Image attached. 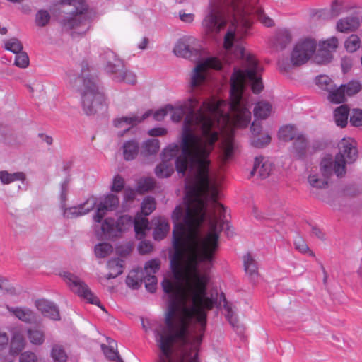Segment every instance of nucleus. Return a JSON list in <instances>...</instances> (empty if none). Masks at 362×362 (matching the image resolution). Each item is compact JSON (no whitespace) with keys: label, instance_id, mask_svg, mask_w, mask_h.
I'll return each mask as SVG.
<instances>
[{"label":"nucleus","instance_id":"cd10ccee","mask_svg":"<svg viewBox=\"0 0 362 362\" xmlns=\"http://www.w3.org/2000/svg\"><path fill=\"white\" fill-rule=\"evenodd\" d=\"M103 233L105 238L112 239L119 236L118 228L113 218H106L101 226Z\"/></svg>","mask_w":362,"mask_h":362},{"label":"nucleus","instance_id":"1a4fd4ad","mask_svg":"<svg viewBox=\"0 0 362 362\" xmlns=\"http://www.w3.org/2000/svg\"><path fill=\"white\" fill-rule=\"evenodd\" d=\"M196 42V39L192 37H183L175 44L173 53L179 57L197 60L200 57V50L194 47Z\"/></svg>","mask_w":362,"mask_h":362},{"label":"nucleus","instance_id":"a19ab883","mask_svg":"<svg viewBox=\"0 0 362 362\" xmlns=\"http://www.w3.org/2000/svg\"><path fill=\"white\" fill-rule=\"evenodd\" d=\"M4 47L6 50L10 51L13 54H18L23 50L22 43L16 37H11L4 40Z\"/></svg>","mask_w":362,"mask_h":362},{"label":"nucleus","instance_id":"e433bc0d","mask_svg":"<svg viewBox=\"0 0 362 362\" xmlns=\"http://www.w3.org/2000/svg\"><path fill=\"white\" fill-rule=\"evenodd\" d=\"M243 264L245 272L250 275L252 279H255L257 276V267L250 254H247L243 257Z\"/></svg>","mask_w":362,"mask_h":362},{"label":"nucleus","instance_id":"c85d7f7f","mask_svg":"<svg viewBox=\"0 0 362 362\" xmlns=\"http://www.w3.org/2000/svg\"><path fill=\"white\" fill-rule=\"evenodd\" d=\"M139 152V144L135 140H130L123 144V156L126 160L136 158Z\"/></svg>","mask_w":362,"mask_h":362},{"label":"nucleus","instance_id":"37998d69","mask_svg":"<svg viewBox=\"0 0 362 362\" xmlns=\"http://www.w3.org/2000/svg\"><path fill=\"white\" fill-rule=\"evenodd\" d=\"M156 203L155 199L151 197H147L144 199L141 205V211L144 216H148L156 209Z\"/></svg>","mask_w":362,"mask_h":362},{"label":"nucleus","instance_id":"6ab92c4d","mask_svg":"<svg viewBox=\"0 0 362 362\" xmlns=\"http://www.w3.org/2000/svg\"><path fill=\"white\" fill-rule=\"evenodd\" d=\"M292 153L296 158L300 160L305 159L308 155L313 153L308 145V139L303 134H299L296 136L293 143Z\"/></svg>","mask_w":362,"mask_h":362},{"label":"nucleus","instance_id":"8fccbe9b","mask_svg":"<svg viewBox=\"0 0 362 362\" xmlns=\"http://www.w3.org/2000/svg\"><path fill=\"white\" fill-rule=\"evenodd\" d=\"M112 252V247L108 243H100L95 247V254L96 257L104 258L108 256Z\"/></svg>","mask_w":362,"mask_h":362},{"label":"nucleus","instance_id":"c9c22d12","mask_svg":"<svg viewBox=\"0 0 362 362\" xmlns=\"http://www.w3.org/2000/svg\"><path fill=\"white\" fill-rule=\"evenodd\" d=\"M349 108L346 105L338 107L334 110V120L337 126L344 127L347 124Z\"/></svg>","mask_w":362,"mask_h":362},{"label":"nucleus","instance_id":"423d86ee","mask_svg":"<svg viewBox=\"0 0 362 362\" xmlns=\"http://www.w3.org/2000/svg\"><path fill=\"white\" fill-rule=\"evenodd\" d=\"M317 42L311 38H305L298 41L291 54V62L293 66L306 63L316 50Z\"/></svg>","mask_w":362,"mask_h":362},{"label":"nucleus","instance_id":"9b49d317","mask_svg":"<svg viewBox=\"0 0 362 362\" xmlns=\"http://www.w3.org/2000/svg\"><path fill=\"white\" fill-rule=\"evenodd\" d=\"M108 107L107 97L100 83L92 81V114L103 115Z\"/></svg>","mask_w":362,"mask_h":362},{"label":"nucleus","instance_id":"5fc2aeb1","mask_svg":"<svg viewBox=\"0 0 362 362\" xmlns=\"http://www.w3.org/2000/svg\"><path fill=\"white\" fill-rule=\"evenodd\" d=\"M341 86L348 96H351L358 93L361 88L360 83L356 81H351L347 84L341 85Z\"/></svg>","mask_w":362,"mask_h":362},{"label":"nucleus","instance_id":"2eb2a0df","mask_svg":"<svg viewBox=\"0 0 362 362\" xmlns=\"http://www.w3.org/2000/svg\"><path fill=\"white\" fill-rule=\"evenodd\" d=\"M151 114V112L148 111L145 112L141 117L133 115L131 116L122 117L114 119L113 124L115 127L124 129L122 132H118V136L120 137L123 136L124 133L129 132L132 127L136 126L148 117Z\"/></svg>","mask_w":362,"mask_h":362},{"label":"nucleus","instance_id":"c03bdc74","mask_svg":"<svg viewBox=\"0 0 362 362\" xmlns=\"http://www.w3.org/2000/svg\"><path fill=\"white\" fill-rule=\"evenodd\" d=\"M325 178H320L317 175H310L308 177V180L309 184L313 187L318 189H323L327 187V179L329 177H325Z\"/></svg>","mask_w":362,"mask_h":362},{"label":"nucleus","instance_id":"6e6552de","mask_svg":"<svg viewBox=\"0 0 362 362\" xmlns=\"http://www.w3.org/2000/svg\"><path fill=\"white\" fill-rule=\"evenodd\" d=\"M222 67V62L216 58H207L203 62H198L191 78V88L194 89L205 82L206 71L208 69L221 70Z\"/></svg>","mask_w":362,"mask_h":362},{"label":"nucleus","instance_id":"603ef678","mask_svg":"<svg viewBox=\"0 0 362 362\" xmlns=\"http://www.w3.org/2000/svg\"><path fill=\"white\" fill-rule=\"evenodd\" d=\"M160 262L158 259H154L146 262L144 265V274H153L160 269Z\"/></svg>","mask_w":362,"mask_h":362},{"label":"nucleus","instance_id":"412c9836","mask_svg":"<svg viewBox=\"0 0 362 362\" xmlns=\"http://www.w3.org/2000/svg\"><path fill=\"white\" fill-rule=\"evenodd\" d=\"M273 165L271 162L262 156L256 157L254 162L253 168L250 173L251 176L257 175L261 179H265L269 177Z\"/></svg>","mask_w":362,"mask_h":362},{"label":"nucleus","instance_id":"bf43d9fd","mask_svg":"<svg viewBox=\"0 0 362 362\" xmlns=\"http://www.w3.org/2000/svg\"><path fill=\"white\" fill-rule=\"evenodd\" d=\"M221 298H222L224 301L223 307L224 309L227 311V313L226 314V317L229 321L230 324L234 327L237 322V320L234 315V313L232 311L231 308L228 305L223 293H221Z\"/></svg>","mask_w":362,"mask_h":362},{"label":"nucleus","instance_id":"0eeeda50","mask_svg":"<svg viewBox=\"0 0 362 362\" xmlns=\"http://www.w3.org/2000/svg\"><path fill=\"white\" fill-rule=\"evenodd\" d=\"M148 224V221L145 217L138 216L133 219L129 215L122 216L116 221L119 235L134 226L136 237L139 240L144 238L146 230L149 229Z\"/></svg>","mask_w":362,"mask_h":362},{"label":"nucleus","instance_id":"052dcab7","mask_svg":"<svg viewBox=\"0 0 362 362\" xmlns=\"http://www.w3.org/2000/svg\"><path fill=\"white\" fill-rule=\"evenodd\" d=\"M110 346H107L104 344H101V349L105 355V356L111 360L115 361L116 358H117L119 355L117 351H115L114 349L113 346L111 344L110 342H109Z\"/></svg>","mask_w":362,"mask_h":362},{"label":"nucleus","instance_id":"3c124183","mask_svg":"<svg viewBox=\"0 0 362 362\" xmlns=\"http://www.w3.org/2000/svg\"><path fill=\"white\" fill-rule=\"evenodd\" d=\"M271 141V136L269 134L252 136L251 144L256 148H263Z\"/></svg>","mask_w":362,"mask_h":362},{"label":"nucleus","instance_id":"a211bd4d","mask_svg":"<svg viewBox=\"0 0 362 362\" xmlns=\"http://www.w3.org/2000/svg\"><path fill=\"white\" fill-rule=\"evenodd\" d=\"M118 205V197L112 194H107L98 204L96 214L93 217L95 221L100 223L107 211L116 209Z\"/></svg>","mask_w":362,"mask_h":362},{"label":"nucleus","instance_id":"13d9d810","mask_svg":"<svg viewBox=\"0 0 362 362\" xmlns=\"http://www.w3.org/2000/svg\"><path fill=\"white\" fill-rule=\"evenodd\" d=\"M295 247L302 253L309 252L310 256L314 257L315 254L310 250L307 243L301 237H297L294 241Z\"/></svg>","mask_w":362,"mask_h":362},{"label":"nucleus","instance_id":"39448f33","mask_svg":"<svg viewBox=\"0 0 362 362\" xmlns=\"http://www.w3.org/2000/svg\"><path fill=\"white\" fill-rule=\"evenodd\" d=\"M75 88L80 97L83 112L90 114V68L88 62L81 63V72L75 80Z\"/></svg>","mask_w":362,"mask_h":362},{"label":"nucleus","instance_id":"20e7f679","mask_svg":"<svg viewBox=\"0 0 362 362\" xmlns=\"http://www.w3.org/2000/svg\"><path fill=\"white\" fill-rule=\"evenodd\" d=\"M339 153L333 160L331 156L324 158L320 163V170L325 177H330L333 173L337 177L346 174V163H353L358 158L356 141L351 139H343L338 144Z\"/></svg>","mask_w":362,"mask_h":362},{"label":"nucleus","instance_id":"dca6fc26","mask_svg":"<svg viewBox=\"0 0 362 362\" xmlns=\"http://www.w3.org/2000/svg\"><path fill=\"white\" fill-rule=\"evenodd\" d=\"M235 39V28L230 27L224 37L223 47L227 55H233L235 58H244V48L238 45L234 44Z\"/></svg>","mask_w":362,"mask_h":362},{"label":"nucleus","instance_id":"ea45409f","mask_svg":"<svg viewBox=\"0 0 362 362\" xmlns=\"http://www.w3.org/2000/svg\"><path fill=\"white\" fill-rule=\"evenodd\" d=\"M346 93L341 85L337 88L336 86L329 92L328 99L334 103H341L346 100Z\"/></svg>","mask_w":362,"mask_h":362},{"label":"nucleus","instance_id":"f257e3e1","mask_svg":"<svg viewBox=\"0 0 362 362\" xmlns=\"http://www.w3.org/2000/svg\"><path fill=\"white\" fill-rule=\"evenodd\" d=\"M181 154L180 144H170L163 149L162 162L155 168L159 178L170 177L177 168ZM211 160L203 175L187 170L185 196L182 204L172 214L173 254L170 266L173 284L209 281V272L218 247V224L224 217L225 209L218 201V189L209 176Z\"/></svg>","mask_w":362,"mask_h":362},{"label":"nucleus","instance_id":"bb28decb","mask_svg":"<svg viewBox=\"0 0 362 362\" xmlns=\"http://www.w3.org/2000/svg\"><path fill=\"white\" fill-rule=\"evenodd\" d=\"M291 40L292 36L288 30H279L276 34L274 46L277 49L283 50L291 42Z\"/></svg>","mask_w":362,"mask_h":362},{"label":"nucleus","instance_id":"72a5a7b5","mask_svg":"<svg viewBox=\"0 0 362 362\" xmlns=\"http://www.w3.org/2000/svg\"><path fill=\"white\" fill-rule=\"evenodd\" d=\"M25 175L22 172H16L10 173L6 170L0 171V181L3 185H8L16 181L23 182Z\"/></svg>","mask_w":362,"mask_h":362},{"label":"nucleus","instance_id":"e2e57ef3","mask_svg":"<svg viewBox=\"0 0 362 362\" xmlns=\"http://www.w3.org/2000/svg\"><path fill=\"white\" fill-rule=\"evenodd\" d=\"M124 185V179L119 175L115 176L112 185V191L119 192L122 191Z\"/></svg>","mask_w":362,"mask_h":362},{"label":"nucleus","instance_id":"6e6d98bb","mask_svg":"<svg viewBox=\"0 0 362 362\" xmlns=\"http://www.w3.org/2000/svg\"><path fill=\"white\" fill-rule=\"evenodd\" d=\"M143 282L145 284L146 288L151 293H153L156 289L157 279L153 274H144Z\"/></svg>","mask_w":362,"mask_h":362},{"label":"nucleus","instance_id":"473e14b6","mask_svg":"<svg viewBox=\"0 0 362 362\" xmlns=\"http://www.w3.org/2000/svg\"><path fill=\"white\" fill-rule=\"evenodd\" d=\"M272 110V105L266 101L258 102L254 107V115L257 119H264L267 118Z\"/></svg>","mask_w":362,"mask_h":362},{"label":"nucleus","instance_id":"09e8293b","mask_svg":"<svg viewBox=\"0 0 362 362\" xmlns=\"http://www.w3.org/2000/svg\"><path fill=\"white\" fill-rule=\"evenodd\" d=\"M51 356L54 362H66L67 359V356L64 349L59 345L53 346Z\"/></svg>","mask_w":362,"mask_h":362},{"label":"nucleus","instance_id":"f8f14e48","mask_svg":"<svg viewBox=\"0 0 362 362\" xmlns=\"http://www.w3.org/2000/svg\"><path fill=\"white\" fill-rule=\"evenodd\" d=\"M100 59L105 71L112 78L124 68V62L110 49L104 50Z\"/></svg>","mask_w":362,"mask_h":362},{"label":"nucleus","instance_id":"a878e982","mask_svg":"<svg viewBox=\"0 0 362 362\" xmlns=\"http://www.w3.org/2000/svg\"><path fill=\"white\" fill-rule=\"evenodd\" d=\"M154 225L153 238L156 240H163L170 230L168 221L165 218L159 217L154 220Z\"/></svg>","mask_w":362,"mask_h":362},{"label":"nucleus","instance_id":"f03ea898","mask_svg":"<svg viewBox=\"0 0 362 362\" xmlns=\"http://www.w3.org/2000/svg\"><path fill=\"white\" fill-rule=\"evenodd\" d=\"M245 64V70L234 68L230 78V103L212 98L204 101L196 110L199 100L193 96L182 106L174 107L168 105V114L173 122H180L186 115L180 136L181 154L176 162L179 172H184L189 166L194 173L203 175L209 163V156L223 132L226 135L220 143L223 162H227L232 156L233 128L246 127L251 120L249 103L243 96L245 84L251 83L256 94L264 88L260 76L262 68L257 61L248 54Z\"/></svg>","mask_w":362,"mask_h":362},{"label":"nucleus","instance_id":"7ed1b4c3","mask_svg":"<svg viewBox=\"0 0 362 362\" xmlns=\"http://www.w3.org/2000/svg\"><path fill=\"white\" fill-rule=\"evenodd\" d=\"M208 283L173 284L167 278L162 281L168 295V310L164 323H156L153 327L161 362H173L174 346L182 354L181 362H185L201 344L206 325L204 310H211L217 300L213 294L208 296Z\"/></svg>","mask_w":362,"mask_h":362},{"label":"nucleus","instance_id":"b1692460","mask_svg":"<svg viewBox=\"0 0 362 362\" xmlns=\"http://www.w3.org/2000/svg\"><path fill=\"white\" fill-rule=\"evenodd\" d=\"M62 211V216L65 218H76L79 216L87 214L90 211V205L88 204V202L78 204L77 206H74L71 207H66L61 209Z\"/></svg>","mask_w":362,"mask_h":362},{"label":"nucleus","instance_id":"2f4dec72","mask_svg":"<svg viewBox=\"0 0 362 362\" xmlns=\"http://www.w3.org/2000/svg\"><path fill=\"white\" fill-rule=\"evenodd\" d=\"M123 260L119 258L112 259L107 262V267L110 270L107 279H115L123 272Z\"/></svg>","mask_w":362,"mask_h":362},{"label":"nucleus","instance_id":"0e129e2a","mask_svg":"<svg viewBox=\"0 0 362 362\" xmlns=\"http://www.w3.org/2000/svg\"><path fill=\"white\" fill-rule=\"evenodd\" d=\"M19 362H37V358L35 353L25 351L21 354Z\"/></svg>","mask_w":362,"mask_h":362},{"label":"nucleus","instance_id":"338daca9","mask_svg":"<svg viewBox=\"0 0 362 362\" xmlns=\"http://www.w3.org/2000/svg\"><path fill=\"white\" fill-rule=\"evenodd\" d=\"M1 291H4V293L10 296H17L19 293L18 291L14 286L8 284V281L7 279L3 289Z\"/></svg>","mask_w":362,"mask_h":362},{"label":"nucleus","instance_id":"393cba45","mask_svg":"<svg viewBox=\"0 0 362 362\" xmlns=\"http://www.w3.org/2000/svg\"><path fill=\"white\" fill-rule=\"evenodd\" d=\"M360 25L357 17L349 16L340 19L337 23V29L341 33H349L356 30Z\"/></svg>","mask_w":362,"mask_h":362},{"label":"nucleus","instance_id":"58836bf2","mask_svg":"<svg viewBox=\"0 0 362 362\" xmlns=\"http://www.w3.org/2000/svg\"><path fill=\"white\" fill-rule=\"evenodd\" d=\"M297 136L296 128L291 125L282 127L279 131V138L284 141H289L296 139Z\"/></svg>","mask_w":362,"mask_h":362},{"label":"nucleus","instance_id":"ddd939ff","mask_svg":"<svg viewBox=\"0 0 362 362\" xmlns=\"http://www.w3.org/2000/svg\"><path fill=\"white\" fill-rule=\"evenodd\" d=\"M338 46V40L332 37L319 44V49L314 57V61L318 64H325L332 59V52Z\"/></svg>","mask_w":362,"mask_h":362},{"label":"nucleus","instance_id":"4c0bfd02","mask_svg":"<svg viewBox=\"0 0 362 362\" xmlns=\"http://www.w3.org/2000/svg\"><path fill=\"white\" fill-rule=\"evenodd\" d=\"M27 336L30 342L33 345H41L45 341L44 332L37 328L28 329Z\"/></svg>","mask_w":362,"mask_h":362},{"label":"nucleus","instance_id":"680f3d73","mask_svg":"<svg viewBox=\"0 0 362 362\" xmlns=\"http://www.w3.org/2000/svg\"><path fill=\"white\" fill-rule=\"evenodd\" d=\"M350 123L352 126L360 127L362 126V110H354L351 117Z\"/></svg>","mask_w":362,"mask_h":362},{"label":"nucleus","instance_id":"4d7b16f0","mask_svg":"<svg viewBox=\"0 0 362 362\" xmlns=\"http://www.w3.org/2000/svg\"><path fill=\"white\" fill-rule=\"evenodd\" d=\"M14 64L20 68H26L29 64V58L24 52H20L16 54Z\"/></svg>","mask_w":362,"mask_h":362},{"label":"nucleus","instance_id":"49530a36","mask_svg":"<svg viewBox=\"0 0 362 362\" xmlns=\"http://www.w3.org/2000/svg\"><path fill=\"white\" fill-rule=\"evenodd\" d=\"M316 83L320 88L327 92H329L335 87L332 80L327 76H318L316 78Z\"/></svg>","mask_w":362,"mask_h":362},{"label":"nucleus","instance_id":"5701e85b","mask_svg":"<svg viewBox=\"0 0 362 362\" xmlns=\"http://www.w3.org/2000/svg\"><path fill=\"white\" fill-rule=\"evenodd\" d=\"M6 308L11 313L22 322L29 324L36 322L35 313L28 308L6 305Z\"/></svg>","mask_w":362,"mask_h":362},{"label":"nucleus","instance_id":"c756f323","mask_svg":"<svg viewBox=\"0 0 362 362\" xmlns=\"http://www.w3.org/2000/svg\"><path fill=\"white\" fill-rule=\"evenodd\" d=\"M112 80L117 83L124 82L134 85L136 83L137 77L133 71L127 69L124 66V68L117 75L112 76Z\"/></svg>","mask_w":362,"mask_h":362},{"label":"nucleus","instance_id":"de8ad7c7","mask_svg":"<svg viewBox=\"0 0 362 362\" xmlns=\"http://www.w3.org/2000/svg\"><path fill=\"white\" fill-rule=\"evenodd\" d=\"M50 18V14L47 11L39 10L35 15V23L39 27H45L49 23Z\"/></svg>","mask_w":362,"mask_h":362},{"label":"nucleus","instance_id":"864d4df0","mask_svg":"<svg viewBox=\"0 0 362 362\" xmlns=\"http://www.w3.org/2000/svg\"><path fill=\"white\" fill-rule=\"evenodd\" d=\"M360 39L356 35H350L345 42V47L347 51L354 52L360 47Z\"/></svg>","mask_w":362,"mask_h":362},{"label":"nucleus","instance_id":"7c9ffc66","mask_svg":"<svg viewBox=\"0 0 362 362\" xmlns=\"http://www.w3.org/2000/svg\"><path fill=\"white\" fill-rule=\"evenodd\" d=\"M160 148V141L157 139H151L144 142L140 151L141 156L146 158L156 154Z\"/></svg>","mask_w":362,"mask_h":362},{"label":"nucleus","instance_id":"f3484780","mask_svg":"<svg viewBox=\"0 0 362 362\" xmlns=\"http://www.w3.org/2000/svg\"><path fill=\"white\" fill-rule=\"evenodd\" d=\"M78 6L74 4L76 8L75 11L71 13L72 16L70 19H67L65 25L70 28H75L78 26L85 25L87 21L86 11H88V6L85 4L83 0H78Z\"/></svg>","mask_w":362,"mask_h":362},{"label":"nucleus","instance_id":"aec40b11","mask_svg":"<svg viewBox=\"0 0 362 362\" xmlns=\"http://www.w3.org/2000/svg\"><path fill=\"white\" fill-rule=\"evenodd\" d=\"M35 305L45 317L53 320L60 319L59 309L54 303L45 299H39L35 302Z\"/></svg>","mask_w":362,"mask_h":362},{"label":"nucleus","instance_id":"79ce46f5","mask_svg":"<svg viewBox=\"0 0 362 362\" xmlns=\"http://www.w3.org/2000/svg\"><path fill=\"white\" fill-rule=\"evenodd\" d=\"M156 182L153 178H141L137 183L136 190L139 193H144L154 188Z\"/></svg>","mask_w":362,"mask_h":362},{"label":"nucleus","instance_id":"774afa93","mask_svg":"<svg viewBox=\"0 0 362 362\" xmlns=\"http://www.w3.org/2000/svg\"><path fill=\"white\" fill-rule=\"evenodd\" d=\"M168 114V105L164 108L160 109L154 112L153 118L156 121H161Z\"/></svg>","mask_w":362,"mask_h":362},{"label":"nucleus","instance_id":"a18cd8bd","mask_svg":"<svg viewBox=\"0 0 362 362\" xmlns=\"http://www.w3.org/2000/svg\"><path fill=\"white\" fill-rule=\"evenodd\" d=\"M69 180L66 179L60 185L59 206L61 209L66 206L67 196L69 192Z\"/></svg>","mask_w":362,"mask_h":362},{"label":"nucleus","instance_id":"69168bd1","mask_svg":"<svg viewBox=\"0 0 362 362\" xmlns=\"http://www.w3.org/2000/svg\"><path fill=\"white\" fill-rule=\"evenodd\" d=\"M153 249V246L150 241L142 240L138 246V250L140 254L144 255L149 253Z\"/></svg>","mask_w":362,"mask_h":362},{"label":"nucleus","instance_id":"4468645a","mask_svg":"<svg viewBox=\"0 0 362 362\" xmlns=\"http://www.w3.org/2000/svg\"><path fill=\"white\" fill-rule=\"evenodd\" d=\"M223 14L218 6L211 8L210 12L205 17L203 25L210 33H218L226 25Z\"/></svg>","mask_w":362,"mask_h":362},{"label":"nucleus","instance_id":"4be33fe9","mask_svg":"<svg viewBox=\"0 0 362 362\" xmlns=\"http://www.w3.org/2000/svg\"><path fill=\"white\" fill-rule=\"evenodd\" d=\"M10 354L18 355L25 346L26 341L21 328L14 327L11 331Z\"/></svg>","mask_w":362,"mask_h":362},{"label":"nucleus","instance_id":"f704fd0d","mask_svg":"<svg viewBox=\"0 0 362 362\" xmlns=\"http://www.w3.org/2000/svg\"><path fill=\"white\" fill-rule=\"evenodd\" d=\"M144 272L141 270L132 271L126 279L127 285L133 289L139 288L143 282Z\"/></svg>","mask_w":362,"mask_h":362},{"label":"nucleus","instance_id":"9d476101","mask_svg":"<svg viewBox=\"0 0 362 362\" xmlns=\"http://www.w3.org/2000/svg\"><path fill=\"white\" fill-rule=\"evenodd\" d=\"M59 276L71 291L76 293L88 303H90V291L88 289V286L83 281L69 272H62Z\"/></svg>","mask_w":362,"mask_h":362}]
</instances>
